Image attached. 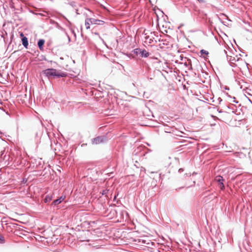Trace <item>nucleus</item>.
I'll return each instance as SVG.
<instances>
[{"label":"nucleus","mask_w":252,"mask_h":252,"mask_svg":"<svg viewBox=\"0 0 252 252\" xmlns=\"http://www.w3.org/2000/svg\"><path fill=\"white\" fill-rule=\"evenodd\" d=\"M20 36H22V37H24V34H23V33H21L20 34Z\"/></svg>","instance_id":"2eb2a0df"},{"label":"nucleus","mask_w":252,"mask_h":252,"mask_svg":"<svg viewBox=\"0 0 252 252\" xmlns=\"http://www.w3.org/2000/svg\"><path fill=\"white\" fill-rule=\"evenodd\" d=\"M141 56L143 57H147L149 56V53L146 50H143L141 52Z\"/></svg>","instance_id":"9d476101"},{"label":"nucleus","mask_w":252,"mask_h":252,"mask_svg":"<svg viewBox=\"0 0 252 252\" xmlns=\"http://www.w3.org/2000/svg\"><path fill=\"white\" fill-rule=\"evenodd\" d=\"M179 171L180 172H183L184 170L182 168H180V169H179Z\"/></svg>","instance_id":"4468645a"},{"label":"nucleus","mask_w":252,"mask_h":252,"mask_svg":"<svg viewBox=\"0 0 252 252\" xmlns=\"http://www.w3.org/2000/svg\"><path fill=\"white\" fill-rule=\"evenodd\" d=\"M61 168V167H60V166H56V169L58 171H59L60 172H61V170L59 169V168Z\"/></svg>","instance_id":"f8f14e48"},{"label":"nucleus","mask_w":252,"mask_h":252,"mask_svg":"<svg viewBox=\"0 0 252 252\" xmlns=\"http://www.w3.org/2000/svg\"><path fill=\"white\" fill-rule=\"evenodd\" d=\"M105 193H106V192H105V191H104H104L102 192V194H105Z\"/></svg>","instance_id":"dca6fc26"},{"label":"nucleus","mask_w":252,"mask_h":252,"mask_svg":"<svg viewBox=\"0 0 252 252\" xmlns=\"http://www.w3.org/2000/svg\"><path fill=\"white\" fill-rule=\"evenodd\" d=\"M91 24H92L91 23V18H86L85 22V26L86 29L89 30L90 29Z\"/></svg>","instance_id":"39448f33"},{"label":"nucleus","mask_w":252,"mask_h":252,"mask_svg":"<svg viewBox=\"0 0 252 252\" xmlns=\"http://www.w3.org/2000/svg\"><path fill=\"white\" fill-rule=\"evenodd\" d=\"M52 195H47L46 196V197L44 199V201L45 203H46V202L50 201L52 200Z\"/></svg>","instance_id":"1a4fd4ad"},{"label":"nucleus","mask_w":252,"mask_h":252,"mask_svg":"<svg viewBox=\"0 0 252 252\" xmlns=\"http://www.w3.org/2000/svg\"><path fill=\"white\" fill-rule=\"evenodd\" d=\"M22 44L24 45V46L27 48L28 46V39L26 37H23L22 39Z\"/></svg>","instance_id":"423d86ee"},{"label":"nucleus","mask_w":252,"mask_h":252,"mask_svg":"<svg viewBox=\"0 0 252 252\" xmlns=\"http://www.w3.org/2000/svg\"><path fill=\"white\" fill-rule=\"evenodd\" d=\"M216 180L219 182V186L221 189H223L224 188V186L222 183V181H223L222 177L220 176H218L216 178Z\"/></svg>","instance_id":"f03ea898"},{"label":"nucleus","mask_w":252,"mask_h":252,"mask_svg":"<svg viewBox=\"0 0 252 252\" xmlns=\"http://www.w3.org/2000/svg\"><path fill=\"white\" fill-rule=\"evenodd\" d=\"M42 72L43 74L48 77L51 76L63 77L66 76V73L65 72H61L54 68H48L45 69L43 70Z\"/></svg>","instance_id":"f257e3e1"},{"label":"nucleus","mask_w":252,"mask_h":252,"mask_svg":"<svg viewBox=\"0 0 252 252\" xmlns=\"http://www.w3.org/2000/svg\"><path fill=\"white\" fill-rule=\"evenodd\" d=\"M103 141V138L101 137H97L94 138L93 140V143L94 144H99L101 143Z\"/></svg>","instance_id":"0eeeda50"},{"label":"nucleus","mask_w":252,"mask_h":252,"mask_svg":"<svg viewBox=\"0 0 252 252\" xmlns=\"http://www.w3.org/2000/svg\"><path fill=\"white\" fill-rule=\"evenodd\" d=\"M200 53H201V55H208L209 54L208 51H207L205 50H203V49H202L200 51Z\"/></svg>","instance_id":"9b49d317"},{"label":"nucleus","mask_w":252,"mask_h":252,"mask_svg":"<svg viewBox=\"0 0 252 252\" xmlns=\"http://www.w3.org/2000/svg\"><path fill=\"white\" fill-rule=\"evenodd\" d=\"M45 43V40L44 39H40L38 42V46L39 49L41 51H43V45Z\"/></svg>","instance_id":"20e7f679"},{"label":"nucleus","mask_w":252,"mask_h":252,"mask_svg":"<svg viewBox=\"0 0 252 252\" xmlns=\"http://www.w3.org/2000/svg\"><path fill=\"white\" fill-rule=\"evenodd\" d=\"M91 23L94 25H103L104 23V21L94 18H91Z\"/></svg>","instance_id":"7ed1b4c3"},{"label":"nucleus","mask_w":252,"mask_h":252,"mask_svg":"<svg viewBox=\"0 0 252 252\" xmlns=\"http://www.w3.org/2000/svg\"><path fill=\"white\" fill-rule=\"evenodd\" d=\"M63 200V198H62V197H61L60 199H56V200H55L53 202V204H54L55 205H57V204H60V203L62 202V201Z\"/></svg>","instance_id":"6e6552de"},{"label":"nucleus","mask_w":252,"mask_h":252,"mask_svg":"<svg viewBox=\"0 0 252 252\" xmlns=\"http://www.w3.org/2000/svg\"><path fill=\"white\" fill-rule=\"evenodd\" d=\"M4 240L3 238L2 237H0V243H3Z\"/></svg>","instance_id":"ddd939ff"}]
</instances>
